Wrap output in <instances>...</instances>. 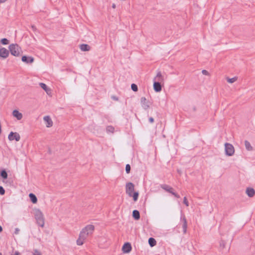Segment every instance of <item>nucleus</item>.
<instances>
[{
    "instance_id": "nucleus-36",
    "label": "nucleus",
    "mask_w": 255,
    "mask_h": 255,
    "mask_svg": "<svg viewBox=\"0 0 255 255\" xmlns=\"http://www.w3.org/2000/svg\"><path fill=\"white\" fill-rule=\"evenodd\" d=\"M111 98L112 99H113L115 101H118V100H119V98L117 97H116V96H112Z\"/></svg>"
},
{
    "instance_id": "nucleus-25",
    "label": "nucleus",
    "mask_w": 255,
    "mask_h": 255,
    "mask_svg": "<svg viewBox=\"0 0 255 255\" xmlns=\"http://www.w3.org/2000/svg\"><path fill=\"white\" fill-rule=\"evenodd\" d=\"M39 85L40 87L43 89L46 93H48V91H49V88L47 87L45 84L43 83H40Z\"/></svg>"
},
{
    "instance_id": "nucleus-31",
    "label": "nucleus",
    "mask_w": 255,
    "mask_h": 255,
    "mask_svg": "<svg viewBox=\"0 0 255 255\" xmlns=\"http://www.w3.org/2000/svg\"><path fill=\"white\" fill-rule=\"evenodd\" d=\"M130 171V166L129 164H127L126 165V172L128 174Z\"/></svg>"
},
{
    "instance_id": "nucleus-7",
    "label": "nucleus",
    "mask_w": 255,
    "mask_h": 255,
    "mask_svg": "<svg viewBox=\"0 0 255 255\" xmlns=\"http://www.w3.org/2000/svg\"><path fill=\"white\" fill-rule=\"evenodd\" d=\"M8 138L11 141L15 140L16 141H18L20 139V136L17 132L11 131L8 136Z\"/></svg>"
},
{
    "instance_id": "nucleus-37",
    "label": "nucleus",
    "mask_w": 255,
    "mask_h": 255,
    "mask_svg": "<svg viewBox=\"0 0 255 255\" xmlns=\"http://www.w3.org/2000/svg\"><path fill=\"white\" fill-rule=\"evenodd\" d=\"M31 28L33 31H36L37 30L36 26L33 25H31Z\"/></svg>"
},
{
    "instance_id": "nucleus-28",
    "label": "nucleus",
    "mask_w": 255,
    "mask_h": 255,
    "mask_svg": "<svg viewBox=\"0 0 255 255\" xmlns=\"http://www.w3.org/2000/svg\"><path fill=\"white\" fill-rule=\"evenodd\" d=\"M237 80V78L236 77H234L232 78H227V81L230 83H233Z\"/></svg>"
},
{
    "instance_id": "nucleus-39",
    "label": "nucleus",
    "mask_w": 255,
    "mask_h": 255,
    "mask_svg": "<svg viewBox=\"0 0 255 255\" xmlns=\"http://www.w3.org/2000/svg\"><path fill=\"white\" fill-rule=\"evenodd\" d=\"M19 229L18 228H16L15 229L14 233L15 234H18L19 233Z\"/></svg>"
},
{
    "instance_id": "nucleus-29",
    "label": "nucleus",
    "mask_w": 255,
    "mask_h": 255,
    "mask_svg": "<svg viewBox=\"0 0 255 255\" xmlns=\"http://www.w3.org/2000/svg\"><path fill=\"white\" fill-rule=\"evenodd\" d=\"M226 244V242L225 241L221 240L220 242V248H221L222 249H224L225 248Z\"/></svg>"
},
{
    "instance_id": "nucleus-6",
    "label": "nucleus",
    "mask_w": 255,
    "mask_h": 255,
    "mask_svg": "<svg viewBox=\"0 0 255 255\" xmlns=\"http://www.w3.org/2000/svg\"><path fill=\"white\" fill-rule=\"evenodd\" d=\"M161 187L162 189H163L167 192L172 194L173 195H174L177 198H180V196L177 193H176L173 191V188L171 187L169 185H167L166 184H163L161 186Z\"/></svg>"
},
{
    "instance_id": "nucleus-23",
    "label": "nucleus",
    "mask_w": 255,
    "mask_h": 255,
    "mask_svg": "<svg viewBox=\"0 0 255 255\" xmlns=\"http://www.w3.org/2000/svg\"><path fill=\"white\" fill-rule=\"evenodd\" d=\"M245 146H246V148L248 150L251 151V150H253V147L251 146L250 142L248 141V140H245Z\"/></svg>"
},
{
    "instance_id": "nucleus-10",
    "label": "nucleus",
    "mask_w": 255,
    "mask_h": 255,
    "mask_svg": "<svg viewBox=\"0 0 255 255\" xmlns=\"http://www.w3.org/2000/svg\"><path fill=\"white\" fill-rule=\"evenodd\" d=\"M153 89L156 92H159L161 91L162 87L160 81H154Z\"/></svg>"
},
{
    "instance_id": "nucleus-17",
    "label": "nucleus",
    "mask_w": 255,
    "mask_h": 255,
    "mask_svg": "<svg viewBox=\"0 0 255 255\" xmlns=\"http://www.w3.org/2000/svg\"><path fill=\"white\" fill-rule=\"evenodd\" d=\"M80 49L82 51H88L90 50V46L87 44H82L80 46Z\"/></svg>"
},
{
    "instance_id": "nucleus-32",
    "label": "nucleus",
    "mask_w": 255,
    "mask_h": 255,
    "mask_svg": "<svg viewBox=\"0 0 255 255\" xmlns=\"http://www.w3.org/2000/svg\"><path fill=\"white\" fill-rule=\"evenodd\" d=\"M33 251V255H42L41 252L37 249H34Z\"/></svg>"
},
{
    "instance_id": "nucleus-21",
    "label": "nucleus",
    "mask_w": 255,
    "mask_h": 255,
    "mask_svg": "<svg viewBox=\"0 0 255 255\" xmlns=\"http://www.w3.org/2000/svg\"><path fill=\"white\" fill-rule=\"evenodd\" d=\"M148 244L151 247H153L156 245V241L155 239L151 237L148 239Z\"/></svg>"
},
{
    "instance_id": "nucleus-27",
    "label": "nucleus",
    "mask_w": 255,
    "mask_h": 255,
    "mask_svg": "<svg viewBox=\"0 0 255 255\" xmlns=\"http://www.w3.org/2000/svg\"><path fill=\"white\" fill-rule=\"evenodd\" d=\"M0 43L3 45H7L9 43V40L5 38H3L0 40Z\"/></svg>"
},
{
    "instance_id": "nucleus-26",
    "label": "nucleus",
    "mask_w": 255,
    "mask_h": 255,
    "mask_svg": "<svg viewBox=\"0 0 255 255\" xmlns=\"http://www.w3.org/2000/svg\"><path fill=\"white\" fill-rule=\"evenodd\" d=\"M106 131L107 132L113 133L115 131V128L112 126H108L106 128Z\"/></svg>"
},
{
    "instance_id": "nucleus-18",
    "label": "nucleus",
    "mask_w": 255,
    "mask_h": 255,
    "mask_svg": "<svg viewBox=\"0 0 255 255\" xmlns=\"http://www.w3.org/2000/svg\"><path fill=\"white\" fill-rule=\"evenodd\" d=\"M154 81L162 82L163 81V78L160 71H158L155 77L154 78Z\"/></svg>"
},
{
    "instance_id": "nucleus-35",
    "label": "nucleus",
    "mask_w": 255,
    "mask_h": 255,
    "mask_svg": "<svg viewBox=\"0 0 255 255\" xmlns=\"http://www.w3.org/2000/svg\"><path fill=\"white\" fill-rule=\"evenodd\" d=\"M202 73L203 75H209L208 71L206 70H203L202 71Z\"/></svg>"
},
{
    "instance_id": "nucleus-16",
    "label": "nucleus",
    "mask_w": 255,
    "mask_h": 255,
    "mask_svg": "<svg viewBox=\"0 0 255 255\" xmlns=\"http://www.w3.org/2000/svg\"><path fill=\"white\" fill-rule=\"evenodd\" d=\"M246 193L250 197H253L255 194V190L253 188L248 187L246 189Z\"/></svg>"
},
{
    "instance_id": "nucleus-15",
    "label": "nucleus",
    "mask_w": 255,
    "mask_h": 255,
    "mask_svg": "<svg viewBox=\"0 0 255 255\" xmlns=\"http://www.w3.org/2000/svg\"><path fill=\"white\" fill-rule=\"evenodd\" d=\"M12 115L16 118L18 120H20L22 118V115L18 111L14 110L12 112Z\"/></svg>"
},
{
    "instance_id": "nucleus-4",
    "label": "nucleus",
    "mask_w": 255,
    "mask_h": 255,
    "mask_svg": "<svg viewBox=\"0 0 255 255\" xmlns=\"http://www.w3.org/2000/svg\"><path fill=\"white\" fill-rule=\"evenodd\" d=\"M225 154L228 156H231L235 153V148L233 145L229 143H225Z\"/></svg>"
},
{
    "instance_id": "nucleus-11",
    "label": "nucleus",
    "mask_w": 255,
    "mask_h": 255,
    "mask_svg": "<svg viewBox=\"0 0 255 255\" xmlns=\"http://www.w3.org/2000/svg\"><path fill=\"white\" fill-rule=\"evenodd\" d=\"M21 60L22 62L27 64H30L33 62L34 58L31 56L24 55L22 57Z\"/></svg>"
},
{
    "instance_id": "nucleus-43",
    "label": "nucleus",
    "mask_w": 255,
    "mask_h": 255,
    "mask_svg": "<svg viewBox=\"0 0 255 255\" xmlns=\"http://www.w3.org/2000/svg\"><path fill=\"white\" fill-rule=\"evenodd\" d=\"M2 231V227L0 225V232H1Z\"/></svg>"
},
{
    "instance_id": "nucleus-8",
    "label": "nucleus",
    "mask_w": 255,
    "mask_h": 255,
    "mask_svg": "<svg viewBox=\"0 0 255 255\" xmlns=\"http://www.w3.org/2000/svg\"><path fill=\"white\" fill-rule=\"evenodd\" d=\"M132 249L130 243L128 242L125 243L122 247V251L124 253H129Z\"/></svg>"
},
{
    "instance_id": "nucleus-19",
    "label": "nucleus",
    "mask_w": 255,
    "mask_h": 255,
    "mask_svg": "<svg viewBox=\"0 0 255 255\" xmlns=\"http://www.w3.org/2000/svg\"><path fill=\"white\" fill-rule=\"evenodd\" d=\"M132 217L135 220H138L140 219L139 212L137 210H134L132 211Z\"/></svg>"
},
{
    "instance_id": "nucleus-34",
    "label": "nucleus",
    "mask_w": 255,
    "mask_h": 255,
    "mask_svg": "<svg viewBox=\"0 0 255 255\" xmlns=\"http://www.w3.org/2000/svg\"><path fill=\"white\" fill-rule=\"evenodd\" d=\"M183 203L186 206H189V203L187 201V199L186 198V197H184V199H183Z\"/></svg>"
},
{
    "instance_id": "nucleus-2",
    "label": "nucleus",
    "mask_w": 255,
    "mask_h": 255,
    "mask_svg": "<svg viewBox=\"0 0 255 255\" xmlns=\"http://www.w3.org/2000/svg\"><path fill=\"white\" fill-rule=\"evenodd\" d=\"M33 212L36 224L38 226L43 228L45 224V219L42 212L39 209H34Z\"/></svg>"
},
{
    "instance_id": "nucleus-41",
    "label": "nucleus",
    "mask_w": 255,
    "mask_h": 255,
    "mask_svg": "<svg viewBox=\"0 0 255 255\" xmlns=\"http://www.w3.org/2000/svg\"><path fill=\"white\" fill-rule=\"evenodd\" d=\"M14 255H20V253H19L18 252L16 251V252L14 253Z\"/></svg>"
},
{
    "instance_id": "nucleus-12",
    "label": "nucleus",
    "mask_w": 255,
    "mask_h": 255,
    "mask_svg": "<svg viewBox=\"0 0 255 255\" xmlns=\"http://www.w3.org/2000/svg\"><path fill=\"white\" fill-rule=\"evenodd\" d=\"M140 102L142 107L144 110H147L149 107V105L148 104L149 102L147 101L145 97H143L141 98Z\"/></svg>"
},
{
    "instance_id": "nucleus-22",
    "label": "nucleus",
    "mask_w": 255,
    "mask_h": 255,
    "mask_svg": "<svg viewBox=\"0 0 255 255\" xmlns=\"http://www.w3.org/2000/svg\"><path fill=\"white\" fill-rule=\"evenodd\" d=\"M0 176L3 179H6L7 178V173L5 169H2L0 171Z\"/></svg>"
},
{
    "instance_id": "nucleus-14",
    "label": "nucleus",
    "mask_w": 255,
    "mask_h": 255,
    "mask_svg": "<svg viewBox=\"0 0 255 255\" xmlns=\"http://www.w3.org/2000/svg\"><path fill=\"white\" fill-rule=\"evenodd\" d=\"M181 219L183 221V225H182V228H183V232L184 234H185L187 231V220L184 216L183 217H181Z\"/></svg>"
},
{
    "instance_id": "nucleus-5",
    "label": "nucleus",
    "mask_w": 255,
    "mask_h": 255,
    "mask_svg": "<svg viewBox=\"0 0 255 255\" xmlns=\"http://www.w3.org/2000/svg\"><path fill=\"white\" fill-rule=\"evenodd\" d=\"M134 185L131 182H128L126 185V193L131 197V193L134 192Z\"/></svg>"
},
{
    "instance_id": "nucleus-38",
    "label": "nucleus",
    "mask_w": 255,
    "mask_h": 255,
    "mask_svg": "<svg viewBox=\"0 0 255 255\" xmlns=\"http://www.w3.org/2000/svg\"><path fill=\"white\" fill-rule=\"evenodd\" d=\"M149 122L150 123H153L154 122V119L152 117H150L149 118Z\"/></svg>"
},
{
    "instance_id": "nucleus-33",
    "label": "nucleus",
    "mask_w": 255,
    "mask_h": 255,
    "mask_svg": "<svg viewBox=\"0 0 255 255\" xmlns=\"http://www.w3.org/2000/svg\"><path fill=\"white\" fill-rule=\"evenodd\" d=\"M5 194V190L3 187L0 186V194L3 195Z\"/></svg>"
},
{
    "instance_id": "nucleus-3",
    "label": "nucleus",
    "mask_w": 255,
    "mask_h": 255,
    "mask_svg": "<svg viewBox=\"0 0 255 255\" xmlns=\"http://www.w3.org/2000/svg\"><path fill=\"white\" fill-rule=\"evenodd\" d=\"M8 48L11 54L14 56H18L21 51V48L17 44H11Z\"/></svg>"
},
{
    "instance_id": "nucleus-44",
    "label": "nucleus",
    "mask_w": 255,
    "mask_h": 255,
    "mask_svg": "<svg viewBox=\"0 0 255 255\" xmlns=\"http://www.w3.org/2000/svg\"><path fill=\"white\" fill-rule=\"evenodd\" d=\"M112 7L113 8H115L116 7V4L115 3H113V5H112Z\"/></svg>"
},
{
    "instance_id": "nucleus-40",
    "label": "nucleus",
    "mask_w": 255,
    "mask_h": 255,
    "mask_svg": "<svg viewBox=\"0 0 255 255\" xmlns=\"http://www.w3.org/2000/svg\"><path fill=\"white\" fill-rule=\"evenodd\" d=\"M48 152L50 154H51V150L50 148H49V147L48 149Z\"/></svg>"
},
{
    "instance_id": "nucleus-1",
    "label": "nucleus",
    "mask_w": 255,
    "mask_h": 255,
    "mask_svg": "<svg viewBox=\"0 0 255 255\" xmlns=\"http://www.w3.org/2000/svg\"><path fill=\"white\" fill-rule=\"evenodd\" d=\"M94 229V226L93 225H88L83 228L80 232L79 238L76 241L77 245H82L88 236L93 233Z\"/></svg>"
},
{
    "instance_id": "nucleus-13",
    "label": "nucleus",
    "mask_w": 255,
    "mask_h": 255,
    "mask_svg": "<svg viewBox=\"0 0 255 255\" xmlns=\"http://www.w3.org/2000/svg\"><path fill=\"white\" fill-rule=\"evenodd\" d=\"M43 120L45 122H46V127H51L53 125V122L51 120L50 117L48 116H45L43 118Z\"/></svg>"
},
{
    "instance_id": "nucleus-30",
    "label": "nucleus",
    "mask_w": 255,
    "mask_h": 255,
    "mask_svg": "<svg viewBox=\"0 0 255 255\" xmlns=\"http://www.w3.org/2000/svg\"><path fill=\"white\" fill-rule=\"evenodd\" d=\"M131 88L132 90L134 92H136L138 91L137 86L135 84H132L131 85Z\"/></svg>"
},
{
    "instance_id": "nucleus-20",
    "label": "nucleus",
    "mask_w": 255,
    "mask_h": 255,
    "mask_svg": "<svg viewBox=\"0 0 255 255\" xmlns=\"http://www.w3.org/2000/svg\"><path fill=\"white\" fill-rule=\"evenodd\" d=\"M29 197L32 203L35 204L37 202V198L35 194L31 193L29 194Z\"/></svg>"
},
{
    "instance_id": "nucleus-45",
    "label": "nucleus",
    "mask_w": 255,
    "mask_h": 255,
    "mask_svg": "<svg viewBox=\"0 0 255 255\" xmlns=\"http://www.w3.org/2000/svg\"><path fill=\"white\" fill-rule=\"evenodd\" d=\"M0 255H2V254L1 253H0Z\"/></svg>"
},
{
    "instance_id": "nucleus-24",
    "label": "nucleus",
    "mask_w": 255,
    "mask_h": 255,
    "mask_svg": "<svg viewBox=\"0 0 255 255\" xmlns=\"http://www.w3.org/2000/svg\"><path fill=\"white\" fill-rule=\"evenodd\" d=\"M139 193L138 192H133L131 193V197H133V200L134 201H136L138 198Z\"/></svg>"
},
{
    "instance_id": "nucleus-42",
    "label": "nucleus",
    "mask_w": 255,
    "mask_h": 255,
    "mask_svg": "<svg viewBox=\"0 0 255 255\" xmlns=\"http://www.w3.org/2000/svg\"><path fill=\"white\" fill-rule=\"evenodd\" d=\"M6 0H0V3H3V2H5Z\"/></svg>"
},
{
    "instance_id": "nucleus-9",
    "label": "nucleus",
    "mask_w": 255,
    "mask_h": 255,
    "mask_svg": "<svg viewBox=\"0 0 255 255\" xmlns=\"http://www.w3.org/2000/svg\"><path fill=\"white\" fill-rule=\"evenodd\" d=\"M9 50L4 47L0 48V57L2 58H6L9 55Z\"/></svg>"
}]
</instances>
